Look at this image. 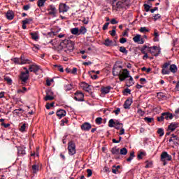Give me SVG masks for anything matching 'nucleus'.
<instances>
[{
  "label": "nucleus",
  "mask_w": 179,
  "mask_h": 179,
  "mask_svg": "<svg viewBox=\"0 0 179 179\" xmlns=\"http://www.w3.org/2000/svg\"><path fill=\"white\" fill-rule=\"evenodd\" d=\"M59 45L60 47H62V48H66L64 51L66 54H69V52H72V51L75 50V43L72 42L71 39L62 41Z\"/></svg>",
  "instance_id": "1"
},
{
  "label": "nucleus",
  "mask_w": 179,
  "mask_h": 179,
  "mask_svg": "<svg viewBox=\"0 0 179 179\" xmlns=\"http://www.w3.org/2000/svg\"><path fill=\"white\" fill-rule=\"evenodd\" d=\"M118 0H111L112 2V10L113 12H118L120 9H122L125 8V3L119 1L117 2ZM117 2V3H116Z\"/></svg>",
  "instance_id": "2"
},
{
  "label": "nucleus",
  "mask_w": 179,
  "mask_h": 179,
  "mask_svg": "<svg viewBox=\"0 0 179 179\" xmlns=\"http://www.w3.org/2000/svg\"><path fill=\"white\" fill-rule=\"evenodd\" d=\"M173 160V157L171 155H169L167 152L164 151L161 154V162H163V165L166 166L167 162H171Z\"/></svg>",
  "instance_id": "3"
},
{
  "label": "nucleus",
  "mask_w": 179,
  "mask_h": 179,
  "mask_svg": "<svg viewBox=\"0 0 179 179\" xmlns=\"http://www.w3.org/2000/svg\"><path fill=\"white\" fill-rule=\"evenodd\" d=\"M29 78H30V71H29V70H27L25 72L22 71L20 74V80L22 81V85L27 83Z\"/></svg>",
  "instance_id": "4"
},
{
  "label": "nucleus",
  "mask_w": 179,
  "mask_h": 179,
  "mask_svg": "<svg viewBox=\"0 0 179 179\" xmlns=\"http://www.w3.org/2000/svg\"><path fill=\"white\" fill-rule=\"evenodd\" d=\"M68 150L69 155L70 156H73L76 154V144L72 141H69L68 143Z\"/></svg>",
  "instance_id": "5"
},
{
  "label": "nucleus",
  "mask_w": 179,
  "mask_h": 179,
  "mask_svg": "<svg viewBox=\"0 0 179 179\" xmlns=\"http://www.w3.org/2000/svg\"><path fill=\"white\" fill-rule=\"evenodd\" d=\"M129 71L127 69H124L122 71H121L120 74H119V79L120 82H124L125 79H127V78H129Z\"/></svg>",
  "instance_id": "6"
},
{
  "label": "nucleus",
  "mask_w": 179,
  "mask_h": 179,
  "mask_svg": "<svg viewBox=\"0 0 179 179\" xmlns=\"http://www.w3.org/2000/svg\"><path fill=\"white\" fill-rule=\"evenodd\" d=\"M48 12L50 16H52V17H56L58 10H57V8H55V6L52 4L48 7Z\"/></svg>",
  "instance_id": "7"
},
{
  "label": "nucleus",
  "mask_w": 179,
  "mask_h": 179,
  "mask_svg": "<svg viewBox=\"0 0 179 179\" xmlns=\"http://www.w3.org/2000/svg\"><path fill=\"white\" fill-rule=\"evenodd\" d=\"M122 71V66L115 64L112 71L113 76H119Z\"/></svg>",
  "instance_id": "8"
},
{
  "label": "nucleus",
  "mask_w": 179,
  "mask_h": 179,
  "mask_svg": "<svg viewBox=\"0 0 179 179\" xmlns=\"http://www.w3.org/2000/svg\"><path fill=\"white\" fill-rule=\"evenodd\" d=\"M74 100L76 101H85V94L80 91H77L75 93Z\"/></svg>",
  "instance_id": "9"
},
{
  "label": "nucleus",
  "mask_w": 179,
  "mask_h": 179,
  "mask_svg": "<svg viewBox=\"0 0 179 179\" xmlns=\"http://www.w3.org/2000/svg\"><path fill=\"white\" fill-rule=\"evenodd\" d=\"M148 51L154 57H157V55H159V52H160V50H159V48H157V46L148 47Z\"/></svg>",
  "instance_id": "10"
},
{
  "label": "nucleus",
  "mask_w": 179,
  "mask_h": 179,
  "mask_svg": "<svg viewBox=\"0 0 179 179\" xmlns=\"http://www.w3.org/2000/svg\"><path fill=\"white\" fill-rule=\"evenodd\" d=\"M110 152H111L112 155H113V156L116 160L121 159V157H120V148H117V146L113 147L110 150Z\"/></svg>",
  "instance_id": "11"
},
{
  "label": "nucleus",
  "mask_w": 179,
  "mask_h": 179,
  "mask_svg": "<svg viewBox=\"0 0 179 179\" xmlns=\"http://www.w3.org/2000/svg\"><path fill=\"white\" fill-rule=\"evenodd\" d=\"M53 94H54V92H52V91H51V90H47L46 96L44 97L45 101L54 100V96H52Z\"/></svg>",
  "instance_id": "12"
},
{
  "label": "nucleus",
  "mask_w": 179,
  "mask_h": 179,
  "mask_svg": "<svg viewBox=\"0 0 179 179\" xmlns=\"http://www.w3.org/2000/svg\"><path fill=\"white\" fill-rule=\"evenodd\" d=\"M80 85H81V87L83 88V90H85V92L90 93L91 96H93V92H92V90L90 89V86H91L90 85L85 82H82Z\"/></svg>",
  "instance_id": "13"
},
{
  "label": "nucleus",
  "mask_w": 179,
  "mask_h": 179,
  "mask_svg": "<svg viewBox=\"0 0 179 179\" xmlns=\"http://www.w3.org/2000/svg\"><path fill=\"white\" fill-rule=\"evenodd\" d=\"M69 10V6H66V4L62 3L59 5V13H65V12H68Z\"/></svg>",
  "instance_id": "14"
},
{
  "label": "nucleus",
  "mask_w": 179,
  "mask_h": 179,
  "mask_svg": "<svg viewBox=\"0 0 179 179\" xmlns=\"http://www.w3.org/2000/svg\"><path fill=\"white\" fill-rule=\"evenodd\" d=\"M170 65V63H164V65L162 66V75H169L170 73V70L167 69Z\"/></svg>",
  "instance_id": "15"
},
{
  "label": "nucleus",
  "mask_w": 179,
  "mask_h": 179,
  "mask_svg": "<svg viewBox=\"0 0 179 179\" xmlns=\"http://www.w3.org/2000/svg\"><path fill=\"white\" fill-rule=\"evenodd\" d=\"M29 69L30 72H34V73L37 74V72L40 71V66L37 64H31L29 66Z\"/></svg>",
  "instance_id": "16"
},
{
  "label": "nucleus",
  "mask_w": 179,
  "mask_h": 179,
  "mask_svg": "<svg viewBox=\"0 0 179 179\" xmlns=\"http://www.w3.org/2000/svg\"><path fill=\"white\" fill-rule=\"evenodd\" d=\"M81 129L82 131H90V129H92V124L89 122H84L82 125H81Z\"/></svg>",
  "instance_id": "17"
},
{
  "label": "nucleus",
  "mask_w": 179,
  "mask_h": 179,
  "mask_svg": "<svg viewBox=\"0 0 179 179\" xmlns=\"http://www.w3.org/2000/svg\"><path fill=\"white\" fill-rule=\"evenodd\" d=\"M6 17L8 20H13L15 17V13L12 10H8L6 13Z\"/></svg>",
  "instance_id": "18"
},
{
  "label": "nucleus",
  "mask_w": 179,
  "mask_h": 179,
  "mask_svg": "<svg viewBox=\"0 0 179 179\" xmlns=\"http://www.w3.org/2000/svg\"><path fill=\"white\" fill-rule=\"evenodd\" d=\"M133 41L134 43H138V44H143L145 43V41L143 38H141V35L137 34L136 36L133 38Z\"/></svg>",
  "instance_id": "19"
},
{
  "label": "nucleus",
  "mask_w": 179,
  "mask_h": 179,
  "mask_svg": "<svg viewBox=\"0 0 179 179\" xmlns=\"http://www.w3.org/2000/svg\"><path fill=\"white\" fill-rule=\"evenodd\" d=\"M132 104V99L129 98L127 99L124 103V108H125V110H128L130 108L131 105Z\"/></svg>",
  "instance_id": "20"
},
{
  "label": "nucleus",
  "mask_w": 179,
  "mask_h": 179,
  "mask_svg": "<svg viewBox=\"0 0 179 179\" xmlns=\"http://www.w3.org/2000/svg\"><path fill=\"white\" fill-rule=\"evenodd\" d=\"M176 128H178V123L177 122H172L168 126V129L171 132L176 131Z\"/></svg>",
  "instance_id": "21"
},
{
  "label": "nucleus",
  "mask_w": 179,
  "mask_h": 179,
  "mask_svg": "<svg viewBox=\"0 0 179 179\" xmlns=\"http://www.w3.org/2000/svg\"><path fill=\"white\" fill-rule=\"evenodd\" d=\"M56 115L59 117V118H62L66 115V111L64 109H60L56 112Z\"/></svg>",
  "instance_id": "22"
},
{
  "label": "nucleus",
  "mask_w": 179,
  "mask_h": 179,
  "mask_svg": "<svg viewBox=\"0 0 179 179\" xmlns=\"http://www.w3.org/2000/svg\"><path fill=\"white\" fill-rule=\"evenodd\" d=\"M162 114H163L164 120H166L167 121L168 120H173V113L165 112V113H162Z\"/></svg>",
  "instance_id": "23"
},
{
  "label": "nucleus",
  "mask_w": 179,
  "mask_h": 179,
  "mask_svg": "<svg viewBox=\"0 0 179 179\" xmlns=\"http://www.w3.org/2000/svg\"><path fill=\"white\" fill-rule=\"evenodd\" d=\"M104 45H106V47H113L114 45H117V44H114V42H113L111 40H110L109 38H107L105 40L104 43H103Z\"/></svg>",
  "instance_id": "24"
},
{
  "label": "nucleus",
  "mask_w": 179,
  "mask_h": 179,
  "mask_svg": "<svg viewBox=\"0 0 179 179\" xmlns=\"http://www.w3.org/2000/svg\"><path fill=\"white\" fill-rule=\"evenodd\" d=\"M110 90H111V86L103 87L101 88V92L103 94L110 93Z\"/></svg>",
  "instance_id": "25"
},
{
  "label": "nucleus",
  "mask_w": 179,
  "mask_h": 179,
  "mask_svg": "<svg viewBox=\"0 0 179 179\" xmlns=\"http://www.w3.org/2000/svg\"><path fill=\"white\" fill-rule=\"evenodd\" d=\"M17 153L19 156H24L26 155L24 147H17Z\"/></svg>",
  "instance_id": "26"
},
{
  "label": "nucleus",
  "mask_w": 179,
  "mask_h": 179,
  "mask_svg": "<svg viewBox=\"0 0 179 179\" xmlns=\"http://www.w3.org/2000/svg\"><path fill=\"white\" fill-rule=\"evenodd\" d=\"M169 142H173L174 143V145H179V143H178V142H179L178 136H173V138H171L169 139Z\"/></svg>",
  "instance_id": "27"
},
{
  "label": "nucleus",
  "mask_w": 179,
  "mask_h": 179,
  "mask_svg": "<svg viewBox=\"0 0 179 179\" xmlns=\"http://www.w3.org/2000/svg\"><path fill=\"white\" fill-rule=\"evenodd\" d=\"M169 71L172 72V73H176L177 71H178V69L177 68V66L176 64H171L170 66Z\"/></svg>",
  "instance_id": "28"
},
{
  "label": "nucleus",
  "mask_w": 179,
  "mask_h": 179,
  "mask_svg": "<svg viewBox=\"0 0 179 179\" xmlns=\"http://www.w3.org/2000/svg\"><path fill=\"white\" fill-rule=\"evenodd\" d=\"M71 34L74 36H79V28L75 27L71 29Z\"/></svg>",
  "instance_id": "29"
},
{
  "label": "nucleus",
  "mask_w": 179,
  "mask_h": 179,
  "mask_svg": "<svg viewBox=\"0 0 179 179\" xmlns=\"http://www.w3.org/2000/svg\"><path fill=\"white\" fill-rule=\"evenodd\" d=\"M126 156V155H128V150L126 148H123L120 150V156Z\"/></svg>",
  "instance_id": "30"
},
{
  "label": "nucleus",
  "mask_w": 179,
  "mask_h": 179,
  "mask_svg": "<svg viewBox=\"0 0 179 179\" xmlns=\"http://www.w3.org/2000/svg\"><path fill=\"white\" fill-rule=\"evenodd\" d=\"M40 169V166L37 164H34L32 166V171L34 174H37V172Z\"/></svg>",
  "instance_id": "31"
},
{
  "label": "nucleus",
  "mask_w": 179,
  "mask_h": 179,
  "mask_svg": "<svg viewBox=\"0 0 179 179\" xmlns=\"http://www.w3.org/2000/svg\"><path fill=\"white\" fill-rule=\"evenodd\" d=\"M144 121L147 122V124H151L152 122H155V118L145 117H144Z\"/></svg>",
  "instance_id": "32"
},
{
  "label": "nucleus",
  "mask_w": 179,
  "mask_h": 179,
  "mask_svg": "<svg viewBox=\"0 0 179 179\" xmlns=\"http://www.w3.org/2000/svg\"><path fill=\"white\" fill-rule=\"evenodd\" d=\"M47 0H38L37 2V6L38 8H43L44 6V4L45 3Z\"/></svg>",
  "instance_id": "33"
},
{
  "label": "nucleus",
  "mask_w": 179,
  "mask_h": 179,
  "mask_svg": "<svg viewBox=\"0 0 179 179\" xmlns=\"http://www.w3.org/2000/svg\"><path fill=\"white\" fill-rule=\"evenodd\" d=\"M129 82L127 83V85H129L127 86L129 87V86H133V85H135V83L134 82V78H132V76H129Z\"/></svg>",
  "instance_id": "34"
},
{
  "label": "nucleus",
  "mask_w": 179,
  "mask_h": 179,
  "mask_svg": "<svg viewBox=\"0 0 179 179\" xmlns=\"http://www.w3.org/2000/svg\"><path fill=\"white\" fill-rule=\"evenodd\" d=\"M31 34V37L32 38V40H34L35 41H36V40H38V34H37V33H30Z\"/></svg>",
  "instance_id": "35"
},
{
  "label": "nucleus",
  "mask_w": 179,
  "mask_h": 179,
  "mask_svg": "<svg viewBox=\"0 0 179 179\" xmlns=\"http://www.w3.org/2000/svg\"><path fill=\"white\" fill-rule=\"evenodd\" d=\"M86 31H87V29H86V27H81L79 29V36L80 34H86Z\"/></svg>",
  "instance_id": "36"
},
{
  "label": "nucleus",
  "mask_w": 179,
  "mask_h": 179,
  "mask_svg": "<svg viewBox=\"0 0 179 179\" xmlns=\"http://www.w3.org/2000/svg\"><path fill=\"white\" fill-rule=\"evenodd\" d=\"M154 41H159V32H157V29H155L154 31Z\"/></svg>",
  "instance_id": "37"
},
{
  "label": "nucleus",
  "mask_w": 179,
  "mask_h": 179,
  "mask_svg": "<svg viewBox=\"0 0 179 179\" xmlns=\"http://www.w3.org/2000/svg\"><path fill=\"white\" fill-rule=\"evenodd\" d=\"M119 51L120 52H122L123 54H125L126 55H127V54H128V50L124 46L120 47Z\"/></svg>",
  "instance_id": "38"
},
{
  "label": "nucleus",
  "mask_w": 179,
  "mask_h": 179,
  "mask_svg": "<svg viewBox=\"0 0 179 179\" xmlns=\"http://www.w3.org/2000/svg\"><path fill=\"white\" fill-rule=\"evenodd\" d=\"M143 156H146V153L141 152L140 153L138 154L137 159L138 160H142V159H143Z\"/></svg>",
  "instance_id": "39"
},
{
  "label": "nucleus",
  "mask_w": 179,
  "mask_h": 179,
  "mask_svg": "<svg viewBox=\"0 0 179 179\" xmlns=\"http://www.w3.org/2000/svg\"><path fill=\"white\" fill-rule=\"evenodd\" d=\"M135 157V152H131L130 153V156L129 158L127 159V162H131L132 159Z\"/></svg>",
  "instance_id": "40"
},
{
  "label": "nucleus",
  "mask_w": 179,
  "mask_h": 179,
  "mask_svg": "<svg viewBox=\"0 0 179 179\" xmlns=\"http://www.w3.org/2000/svg\"><path fill=\"white\" fill-rule=\"evenodd\" d=\"M114 125L115 126V122H114V120L110 119L108 122V127L110 128H114Z\"/></svg>",
  "instance_id": "41"
},
{
  "label": "nucleus",
  "mask_w": 179,
  "mask_h": 179,
  "mask_svg": "<svg viewBox=\"0 0 179 179\" xmlns=\"http://www.w3.org/2000/svg\"><path fill=\"white\" fill-rule=\"evenodd\" d=\"M22 22H24L26 24H30V23L33 22V17L26 18Z\"/></svg>",
  "instance_id": "42"
},
{
  "label": "nucleus",
  "mask_w": 179,
  "mask_h": 179,
  "mask_svg": "<svg viewBox=\"0 0 179 179\" xmlns=\"http://www.w3.org/2000/svg\"><path fill=\"white\" fill-rule=\"evenodd\" d=\"M141 33H149V29L146 28V27H141L139 29Z\"/></svg>",
  "instance_id": "43"
},
{
  "label": "nucleus",
  "mask_w": 179,
  "mask_h": 179,
  "mask_svg": "<svg viewBox=\"0 0 179 179\" xmlns=\"http://www.w3.org/2000/svg\"><path fill=\"white\" fill-rule=\"evenodd\" d=\"M54 67L57 68V71L59 72H64V67H62L61 65L55 64Z\"/></svg>",
  "instance_id": "44"
},
{
  "label": "nucleus",
  "mask_w": 179,
  "mask_h": 179,
  "mask_svg": "<svg viewBox=\"0 0 179 179\" xmlns=\"http://www.w3.org/2000/svg\"><path fill=\"white\" fill-rule=\"evenodd\" d=\"M159 19H162V15L158 13L153 16L154 22L159 20Z\"/></svg>",
  "instance_id": "45"
},
{
  "label": "nucleus",
  "mask_w": 179,
  "mask_h": 179,
  "mask_svg": "<svg viewBox=\"0 0 179 179\" xmlns=\"http://www.w3.org/2000/svg\"><path fill=\"white\" fill-rule=\"evenodd\" d=\"M73 86L72 84H68L66 85H65V90L66 92H69V90H71L72 88H73Z\"/></svg>",
  "instance_id": "46"
},
{
  "label": "nucleus",
  "mask_w": 179,
  "mask_h": 179,
  "mask_svg": "<svg viewBox=\"0 0 179 179\" xmlns=\"http://www.w3.org/2000/svg\"><path fill=\"white\" fill-rule=\"evenodd\" d=\"M157 132L159 134V136H163V135H164V129L162 128L158 129Z\"/></svg>",
  "instance_id": "47"
},
{
  "label": "nucleus",
  "mask_w": 179,
  "mask_h": 179,
  "mask_svg": "<svg viewBox=\"0 0 179 179\" xmlns=\"http://www.w3.org/2000/svg\"><path fill=\"white\" fill-rule=\"evenodd\" d=\"M68 122H69V121L68 120V119L66 118H64V119H62L61 120V127H64V125H65V124H68Z\"/></svg>",
  "instance_id": "48"
},
{
  "label": "nucleus",
  "mask_w": 179,
  "mask_h": 179,
  "mask_svg": "<svg viewBox=\"0 0 179 179\" xmlns=\"http://www.w3.org/2000/svg\"><path fill=\"white\" fill-rule=\"evenodd\" d=\"M28 61H29V59H26V57H24V56H21V64H27Z\"/></svg>",
  "instance_id": "49"
},
{
  "label": "nucleus",
  "mask_w": 179,
  "mask_h": 179,
  "mask_svg": "<svg viewBox=\"0 0 179 179\" xmlns=\"http://www.w3.org/2000/svg\"><path fill=\"white\" fill-rule=\"evenodd\" d=\"M145 163H146L145 169H149L152 167V166H153V162H152L146 161Z\"/></svg>",
  "instance_id": "50"
},
{
  "label": "nucleus",
  "mask_w": 179,
  "mask_h": 179,
  "mask_svg": "<svg viewBox=\"0 0 179 179\" xmlns=\"http://www.w3.org/2000/svg\"><path fill=\"white\" fill-rule=\"evenodd\" d=\"M157 121H158V122H163V121H164V117L163 116V113L161 114L160 117H157Z\"/></svg>",
  "instance_id": "51"
},
{
  "label": "nucleus",
  "mask_w": 179,
  "mask_h": 179,
  "mask_svg": "<svg viewBox=\"0 0 179 179\" xmlns=\"http://www.w3.org/2000/svg\"><path fill=\"white\" fill-rule=\"evenodd\" d=\"M4 80L7 82L8 85H12V78L9 77H5Z\"/></svg>",
  "instance_id": "52"
},
{
  "label": "nucleus",
  "mask_w": 179,
  "mask_h": 179,
  "mask_svg": "<svg viewBox=\"0 0 179 179\" xmlns=\"http://www.w3.org/2000/svg\"><path fill=\"white\" fill-rule=\"evenodd\" d=\"M55 104V102H52L51 103H47L45 106V108H47V110H50L51 107H54Z\"/></svg>",
  "instance_id": "53"
},
{
  "label": "nucleus",
  "mask_w": 179,
  "mask_h": 179,
  "mask_svg": "<svg viewBox=\"0 0 179 179\" xmlns=\"http://www.w3.org/2000/svg\"><path fill=\"white\" fill-rule=\"evenodd\" d=\"M101 121H103V118L101 117H96L95 120V122L97 124V125L101 124Z\"/></svg>",
  "instance_id": "54"
},
{
  "label": "nucleus",
  "mask_w": 179,
  "mask_h": 179,
  "mask_svg": "<svg viewBox=\"0 0 179 179\" xmlns=\"http://www.w3.org/2000/svg\"><path fill=\"white\" fill-rule=\"evenodd\" d=\"M146 48H149V47H148V45H144V46L141 49V51L142 54H146Z\"/></svg>",
  "instance_id": "55"
},
{
  "label": "nucleus",
  "mask_w": 179,
  "mask_h": 179,
  "mask_svg": "<svg viewBox=\"0 0 179 179\" xmlns=\"http://www.w3.org/2000/svg\"><path fill=\"white\" fill-rule=\"evenodd\" d=\"M20 132H24V131H26V124L24 123L21 127L20 128Z\"/></svg>",
  "instance_id": "56"
},
{
  "label": "nucleus",
  "mask_w": 179,
  "mask_h": 179,
  "mask_svg": "<svg viewBox=\"0 0 179 179\" xmlns=\"http://www.w3.org/2000/svg\"><path fill=\"white\" fill-rule=\"evenodd\" d=\"M144 9L145 12H149V10H150V6L148 4H144Z\"/></svg>",
  "instance_id": "57"
},
{
  "label": "nucleus",
  "mask_w": 179,
  "mask_h": 179,
  "mask_svg": "<svg viewBox=\"0 0 179 179\" xmlns=\"http://www.w3.org/2000/svg\"><path fill=\"white\" fill-rule=\"evenodd\" d=\"M87 177H92L93 175V171L92 169H87Z\"/></svg>",
  "instance_id": "58"
},
{
  "label": "nucleus",
  "mask_w": 179,
  "mask_h": 179,
  "mask_svg": "<svg viewBox=\"0 0 179 179\" xmlns=\"http://www.w3.org/2000/svg\"><path fill=\"white\" fill-rule=\"evenodd\" d=\"M137 113L139 114V115H141V117H143V115H145V112H143V110H142V109H138L137 110Z\"/></svg>",
  "instance_id": "59"
},
{
  "label": "nucleus",
  "mask_w": 179,
  "mask_h": 179,
  "mask_svg": "<svg viewBox=\"0 0 179 179\" xmlns=\"http://www.w3.org/2000/svg\"><path fill=\"white\" fill-rule=\"evenodd\" d=\"M120 43H121V44H125V43H127V38H121L120 39Z\"/></svg>",
  "instance_id": "60"
},
{
  "label": "nucleus",
  "mask_w": 179,
  "mask_h": 179,
  "mask_svg": "<svg viewBox=\"0 0 179 179\" xmlns=\"http://www.w3.org/2000/svg\"><path fill=\"white\" fill-rule=\"evenodd\" d=\"M110 24V22H106L103 26V30H107L108 29V25Z\"/></svg>",
  "instance_id": "61"
},
{
  "label": "nucleus",
  "mask_w": 179,
  "mask_h": 179,
  "mask_svg": "<svg viewBox=\"0 0 179 179\" xmlns=\"http://www.w3.org/2000/svg\"><path fill=\"white\" fill-rule=\"evenodd\" d=\"M109 33L110 34V36H112V37L115 36V34H117L115 29H112L109 31Z\"/></svg>",
  "instance_id": "62"
},
{
  "label": "nucleus",
  "mask_w": 179,
  "mask_h": 179,
  "mask_svg": "<svg viewBox=\"0 0 179 179\" xmlns=\"http://www.w3.org/2000/svg\"><path fill=\"white\" fill-rule=\"evenodd\" d=\"M77 72H78V69L76 67L73 68L71 71V73L73 75H76Z\"/></svg>",
  "instance_id": "63"
},
{
  "label": "nucleus",
  "mask_w": 179,
  "mask_h": 179,
  "mask_svg": "<svg viewBox=\"0 0 179 179\" xmlns=\"http://www.w3.org/2000/svg\"><path fill=\"white\" fill-rule=\"evenodd\" d=\"M120 112H121V109L120 108H117V110H113V113H115V115H118Z\"/></svg>",
  "instance_id": "64"
}]
</instances>
